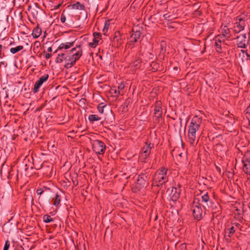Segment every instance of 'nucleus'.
Returning a JSON list of instances; mask_svg holds the SVG:
<instances>
[{"label": "nucleus", "mask_w": 250, "mask_h": 250, "mask_svg": "<svg viewBox=\"0 0 250 250\" xmlns=\"http://www.w3.org/2000/svg\"><path fill=\"white\" fill-rule=\"evenodd\" d=\"M83 49L80 45L74 47L71 50L70 55L66 56L64 53L59 54L57 57V62H62L65 60V66L67 68L72 67L74 65L77 61H78L82 56Z\"/></svg>", "instance_id": "f257e3e1"}, {"label": "nucleus", "mask_w": 250, "mask_h": 250, "mask_svg": "<svg viewBox=\"0 0 250 250\" xmlns=\"http://www.w3.org/2000/svg\"><path fill=\"white\" fill-rule=\"evenodd\" d=\"M201 120L197 117L191 120L188 126V137L189 143L194 146L196 140V132L200 127Z\"/></svg>", "instance_id": "f03ea898"}, {"label": "nucleus", "mask_w": 250, "mask_h": 250, "mask_svg": "<svg viewBox=\"0 0 250 250\" xmlns=\"http://www.w3.org/2000/svg\"><path fill=\"white\" fill-rule=\"evenodd\" d=\"M167 171V168L165 167L159 168L154 176L152 186L159 187L166 183L168 181Z\"/></svg>", "instance_id": "7ed1b4c3"}, {"label": "nucleus", "mask_w": 250, "mask_h": 250, "mask_svg": "<svg viewBox=\"0 0 250 250\" xmlns=\"http://www.w3.org/2000/svg\"><path fill=\"white\" fill-rule=\"evenodd\" d=\"M198 198H195L190 205V210L194 217L198 220H200L203 216L202 206Z\"/></svg>", "instance_id": "20e7f679"}, {"label": "nucleus", "mask_w": 250, "mask_h": 250, "mask_svg": "<svg viewBox=\"0 0 250 250\" xmlns=\"http://www.w3.org/2000/svg\"><path fill=\"white\" fill-rule=\"evenodd\" d=\"M153 147V145L147 142L146 143L145 145L142 148L139 154V159L141 162H145L147 158L150 154L152 148Z\"/></svg>", "instance_id": "39448f33"}, {"label": "nucleus", "mask_w": 250, "mask_h": 250, "mask_svg": "<svg viewBox=\"0 0 250 250\" xmlns=\"http://www.w3.org/2000/svg\"><path fill=\"white\" fill-rule=\"evenodd\" d=\"M93 151L97 154H103L105 150V145L101 141L95 140L92 142Z\"/></svg>", "instance_id": "423d86ee"}, {"label": "nucleus", "mask_w": 250, "mask_h": 250, "mask_svg": "<svg viewBox=\"0 0 250 250\" xmlns=\"http://www.w3.org/2000/svg\"><path fill=\"white\" fill-rule=\"evenodd\" d=\"M242 161L243 164L244 172L250 175V151H248L245 153Z\"/></svg>", "instance_id": "0eeeda50"}, {"label": "nucleus", "mask_w": 250, "mask_h": 250, "mask_svg": "<svg viewBox=\"0 0 250 250\" xmlns=\"http://www.w3.org/2000/svg\"><path fill=\"white\" fill-rule=\"evenodd\" d=\"M141 32L140 31H134L133 30L132 33L129 38V41L127 42L126 46L127 48H132L133 47L134 43L136 42L141 37Z\"/></svg>", "instance_id": "6e6552de"}, {"label": "nucleus", "mask_w": 250, "mask_h": 250, "mask_svg": "<svg viewBox=\"0 0 250 250\" xmlns=\"http://www.w3.org/2000/svg\"><path fill=\"white\" fill-rule=\"evenodd\" d=\"M49 78L48 74H44L41 76L39 80H38L34 84V86L33 89L34 93H36L39 91V89L41 88L42 84L46 82Z\"/></svg>", "instance_id": "1a4fd4ad"}, {"label": "nucleus", "mask_w": 250, "mask_h": 250, "mask_svg": "<svg viewBox=\"0 0 250 250\" xmlns=\"http://www.w3.org/2000/svg\"><path fill=\"white\" fill-rule=\"evenodd\" d=\"M249 40L247 39L246 34H243L237 38V44L238 47L245 48L249 43Z\"/></svg>", "instance_id": "9d476101"}, {"label": "nucleus", "mask_w": 250, "mask_h": 250, "mask_svg": "<svg viewBox=\"0 0 250 250\" xmlns=\"http://www.w3.org/2000/svg\"><path fill=\"white\" fill-rule=\"evenodd\" d=\"M181 193L180 186L178 185L176 187H173L170 194L171 200L174 202H176L179 199Z\"/></svg>", "instance_id": "9b49d317"}, {"label": "nucleus", "mask_w": 250, "mask_h": 250, "mask_svg": "<svg viewBox=\"0 0 250 250\" xmlns=\"http://www.w3.org/2000/svg\"><path fill=\"white\" fill-rule=\"evenodd\" d=\"M146 185V181L143 177L138 176L137 182L135 185V188H133L134 192H137L140 190Z\"/></svg>", "instance_id": "f8f14e48"}, {"label": "nucleus", "mask_w": 250, "mask_h": 250, "mask_svg": "<svg viewBox=\"0 0 250 250\" xmlns=\"http://www.w3.org/2000/svg\"><path fill=\"white\" fill-rule=\"evenodd\" d=\"M238 21L235 23L233 27V30L235 33H239L242 31L245 27V22L241 18H239Z\"/></svg>", "instance_id": "ddd939ff"}, {"label": "nucleus", "mask_w": 250, "mask_h": 250, "mask_svg": "<svg viewBox=\"0 0 250 250\" xmlns=\"http://www.w3.org/2000/svg\"><path fill=\"white\" fill-rule=\"evenodd\" d=\"M92 42L89 43V45L92 48H95L101 40V34L100 33L94 32Z\"/></svg>", "instance_id": "4468645a"}, {"label": "nucleus", "mask_w": 250, "mask_h": 250, "mask_svg": "<svg viewBox=\"0 0 250 250\" xmlns=\"http://www.w3.org/2000/svg\"><path fill=\"white\" fill-rule=\"evenodd\" d=\"M221 36L224 38L229 39L231 37L230 29L227 25H222L221 27Z\"/></svg>", "instance_id": "2eb2a0df"}, {"label": "nucleus", "mask_w": 250, "mask_h": 250, "mask_svg": "<svg viewBox=\"0 0 250 250\" xmlns=\"http://www.w3.org/2000/svg\"><path fill=\"white\" fill-rule=\"evenodd\" d=\"M154 117L157 119H158L162 116V111L161 107V103L160 101H158L156 103L154 106Z\"/></svg>", "instance_id": "dca6fc26"}, {"label": "nucleus", "mask_w": 250, "mask_h": 250, "mask_svg": "<svg viewBox=\"0 0 250 250\" xmlns=\"http://www.w3.org/2000/svg\"><path fill=\"white\" fill-rule=\"evenodd\" d=\"M202 201L207 204L208 208H210L211 209H213V207L212 206L213 203L210 200L208 193L206 192L204 194L201 196Z\"/></svg>", "instance_id": "f3484780"}, {"label": "nucleus", "mask_w": 250, "mask_h": 250, "mask_svg": "<svg viewBox=\"0 0 250 250\" xmlns=\"http://www.w3.org/2000/svg\"><path fill=\"white\" fill-rule=\"evenodd\" d=\"M215 45L216 46V50L217 52H220L221 50V42L225 40L221 35H218L214 39Z\"/></svg>", "instance_id": "a211bd4d"}, {"label": "nucleus", "mask_w": 250, "mask_h": 250, "mask_svg": "<svg viewBox=\"0 0 250 250\" xmlns=\"http://www.w3.org/2000/svg\"><path fill=\"white\" fill-rule=\"evenodd\" d=\"M74 42H67L61 43L58 48V50H62L63 49H67L74 45Z\"/></svg>", "instance_id": "6ab92c4d"}, {"label": "nucleus", "mask_w": 250, "mask_h": 250, "mask_svg": "<svg viewBox=\"0 0 250 250\" xmlns=\"http://www.w3.org/2000/svg\"><path fill=\"white\" fill-rule=\"evenodd\" d=\"M72 8L73 9L76 10H84L85 6L83 4L81 3L79 1H77L76 2L74 3V4L71 5Z\"/></svg>", "instance_id": "aec40b11"}, {"label": "nucleus", "mask_w": 250, "mask_h": 250, "mask_svg": "<svg viewBox=\"0 0 250 250\" xmlns=\"http://www.w3.org/2000/svg\"><path fill=\"white\" fill-rule=\"evenodd\" d=\"M41 33V29L39 27H36L33 29L32 35L34 38L37 39L40 36Z\"/></svg>", "instance_id": "412c9836"}, {"label": "nucleus", "mask_w": 250, "mask_h": 250, "mask_svg": "<svg viewBox=\"0 0 250 250\" xmlns=\"http://www.w3.org/2000/svg\"><path fill=\"white\" fill-rule=\"evenodd\" d=\"M88 119L90 122H93L94 121H100L101 119V118L100 117L97 115L92 114V115H90L88 116Z\"/></svg>", "instance_id": "4be33fe9"}, {"label": "nucleus", "mask_w": 250, "mask_h": 250, "mask_svg": "<svg viewBox=\"0 0 250 250\" xmlns=\"http://www.w3.org/2000/svg\"><path fill=\"white\" fill-rule=\"evenodd\" d=\"M53 200V205L56 207H58L61 202V196L58 194H56Z\"/></svg>", "instance_id": "5701e85b"}, {"label": "nucleus", "mask_w": 250, "mask_h": 250, "mask_svg": "<svg viewBox=\"0 0 250 250\" xmlns=\"http://www.w3.org/2000/svg\"><path fill=\"white\" fill-rule=\"evenodd\" d=\"M110 93L115 97H118L121 94V92H119L116 86H114L111 88Z\"/></svg>", "instance_id": "b1692460"}, {"label": "nucleus", "mask_w": 250, "mask_h": 250, "mask_svg": "<svg viewBox=\"0 0 250 250\" xmlns=\"http://www.w3.org/2000/svg\"><path fill=\"white\" fill-rule=\"evenodd\" d=\"M23 46L22 45H19L16 47H13L10 49V52L12 54H15L18 52L23 49Z\"/></svg>", "instance_id": "393cba45"}, {"label": "nucleus", "mask_w": 250, "mask_h": 250, "mask_svg": "<svg viewBox=\"0 0 250 250\" xmlns=\"http://www.w3.org/2000/svg\"><path fill=\"white\" fill-rule=\"evenodd\" d=\"M141 63V59L138 58L131 64V67L133 69L139 68Z\"/></svg>", "instance_id": "a878e982"}, {"label": "nucleus", "mask_w": 250, "mask_h": 250, "mask_svg": "<svg viewBox=\"0 0 250 250\" xmlns=\"http://www.w3.org/2000/svg\"><path fill=\"white\" fill-rule=\"evenodd\" d=\"M43 221L46 223H49L54 221V219L49 215L46 214L43 216Z\"/></svg>", "instance_id": "bb28decb"}, {"label": "nucleus", "mask_w": 250, "mask_h": 250, "mask_svg": "<svg viewBox=\"0 0 250 250\" xmlns=\"http://www.w3.org/2000/svg\"><path fill=\"white\" fill-rule=\"evenodd\" d=\"M235 232V229L234 227L232 226L229 229L228 231L226 232V236H228L229 237H231V236Z\"/></svg>", "instance_id": "cd10ccee"}, {"label": "nucleus", "mask_w": 250, "mask_h": 250, "mask_svg": "<svg viewBox=\"0 0 250 250\" xmlns=\"http://www.w3.org/2000/svg\"><path fill=\"white\" fill-rule=\"evenodd\" d=\"M106 106L104 103H101L99 104L97 106V109L100 113L103 114L104 113V108Z\"/></svg>", "instance_id": "c85d7f7f"}, {"label": "nucleus", "mask_w": 250, "mask_h": 250, "mask_svg": "<svg viewBox=\"0 0 250 250\" xmlns=\"http://www.w3.org/2000/svg\"><path fill=\"white\" fill-rule=\"evenodd\" d=\"M110 24L108 21H106L104 22V25L103 29V34L105 35L107 32Z\"/></svg>", "instance_id": "c756f323"}, {"label": "nucleus", "mask_w": 250, "mask_h": 250, "mask_svg": "<svg viewBox=\"0 0 250 250\" xmlns=\"http://www.w3.org/2000/svg\"><path fill=\"white\" fill-rule=\"evenodd\" d=\"M124 88H125V85L123 83L120 84L117 87V89L119 90V92H121V94H122Z\"/></svg>", "instance_id": "7c9ffc66"}, {"label": "nucleus", "mask_w": 250, "mask_h": 250, "mask_svg": "<svg viewBox=\"0 0 250 250\" xmlns=\"http://www.w3.org/2000/svg\"><path fill=\"white\" fill-rule=\"evenodd\" d=\"M43 189H47V188L43 187V188L37 189L36 190V193H37V194L39 195H42L43 193V192H44Z\"/></svg>", "instance_id": "2f4dec72"}, {"label": "nucleus", "mask_w": 250, "mask_h": 250, "mask_svg": "<svg viewBox=\"0 0 250 250\" xmlns=\"http://www.w3.org/2000/svg\"><path fill=\"white\" fill-rule=\"evenodd\" d=\"M9 247H10L9 242L8 240H7L5 242V244H4V246L3 250H8Z\"/></svg>", "instance_id": "473e14b6"}, {"label": "nucleus", "mask_w": 250, "mask_h": 250, "mask_svg": "<svg viewBox=\"0 0 250 250\" xmlns=\"http://www.w3.org/2000/svg\"><path fill=\"white\" fill-rule=\"evenodd\" d=\"M60 20L62 23H64L66 21V16L63 13H62L61 16Z\"/></svg>", "instance_id": "72a5a7b5"}, {"label": "nucleus", "mask_w": 250, "mask_h": 250, "mask_svg": "<svg viewBox=\"0 0 250 250\" xmlns=\"http://www.w3.org/2000/svg\"><path fill=\"white\" fill-rule=\"evenodd\" d=\"M241 52L244 55H246L247 57V59L248 60L249 59V58L250 57V55H249V54L245 50H241Z\"/></svg>", "instance_id": "f704fd0d"}, {"label": "nucleus", "mask_w": 250, "mask_h": 250, "mask_svg": "<svg viewBox=\"0 0 250 250\" xmlns=\"http://www.w3.org/2000/svg\"><path fill=\"white\" fill-rule=\"evenodd\" d=\"M1 66H3L4 67H6L7 66V63L5 62H0V67Z\"/></svg>", "instance_id": "c9c22d12"}, {"label": "nucleus", "mask_w": 250, "mask_h": 250, "mask_svg": "<svg viewBox=\"0 0 250 250\" xmlns=\"http://www.w3.org/2000/svg\"><path fill=\"white\" fill-rule=\"evenodd\" d=\"M51 54L49 53H46L45 55V57L46 59H49L51 57Z\"/></svg>", "instance_id": "e433bc0d"}, {"label": "nucleus", "mask_w": 250, "mask_h": 250, "mask_svg": "<svg viewBox=\"0 0 250 250\" xmlns=\"http://www.w3.org/2000/svg\"><path fill=\"white\" fill-rule=\"evenodd\" d=\"M215 168H216V169L217 170V171L219 172V173H221V168L217 166H215Z\"/></svg>", "instance_id": "4c0bfd02"}, {"label": "nucleus", "mask_w": 250, "mask_h": 250, "mask_svg": "<svg viewBox=\"0 0 250 250\" xmlns=\"http://www.w3.org/2000/svg\"><path fill=\"white\" fill-rule=\"evenodd\" d=\"M16 250H24V249L22 248V247H21V246H18L17 247Z\"/></svg>", "instance_id": "58836bf2"}, {"label": "nucleus", "mask_w": 250, "mask_h": 250, "mask_svg": "<svg viewBox=\"0 0 250 250\" xmlns=\"http://www.w3.org/2000/svg\"><path fill=\"white\" fill-rule=\"evenodd\" d=\"M52 48L51 47H49L47 48L48 52H51L52 51Z\"/></svg>", "instance_id": "ea45409f"}, {"label": "nucleus", "mask_w": 250, "mask_h": 250, "mask_svg": "<svg viewBox=\"0 0 250 250\" xmlns=\"http://www.w3.org/2000/svg\"><path fill=\"white\" fill-rule=\"evenodd\" d=\"M84 19H86L87 18V13L85 11H84Z\"/></svg>", "instance_id": "a19ab883"}, {"label": "nucleus", "mask_w": 250, "mask_h": 250, "mask_svg": "<svg viewBox=\"0 0 250 250\" xmlns=\"http://www.w3.org/2000/svg\"><path fill=\"white\" fill-rule=\"evenodd\" d=\"M250 108H247V114H249V113L250 114Z\"/></svg>", "instance_id": "79ce46f5"}, {"label": "nucleus", "mask_w": 250, "mask_h": 250, "mask_svg": "<svg viewBox=\"0 0 250 250\" xmlns=\"http://www.w3.org/2000/svg\"><path fill=\"white\" fill-rule=\"evenodd\" d=\"M2 47V45H0V54H1Z\"/></svg>", "instance_id": "37998d69"}, {"label": "nucleus", "mask_w": 250, "mask_h": 250, "mask_svg": "<svg viewBox=\"0 0 250 250\" xmlns=\"http://www.w3.org/2000/svg\"><path fill=\"white\" fill-rule=\"evenodd\" d=\"M198 142V141H197L196 142V144H197Z\"/></svg>", "instance_id": "c03bdc74"}, {"label": "nucleus", "mask_w": 250, "mask_h": 250, "mask_svg": "<svg viewBox=\"0 0 250 250\" xmlns=\"http://www.w3.org/2000/svg\"><path fill=\"white\" fill-rule=\"evenodd\" d=\"M198 142V141H197L196 142V144H197Z\"/></svg>", "instance_id": "a18cd8bd"}, {"label": "nucleus", "mask_w": 250, "mask_h": 250, "mask_svg": "<svg viewBox=\"0 0 250 250\" xmlns=\"http://www.w3.org/2000/svg\"><path fill=\"white\" fill-rule=\"evenodd\" d=\"M198 142V141H197L196 142V144H197Z\"/></svg>", "instance_id": "49530a36"}, {"label": "nucleus", "mask_w": 250, "mask_h": 250, "mask_svg": "<svg viewBox=\"0 0 250 250\" xmlns=\"http://www.w3.org/2000/svg\"><path fill=\"white\" fill-rule=\"evenodd\" d=\"M182 153L180 154L179 155L181 156Z\"/></svg>", "instance_id": "de8ad7c7"}]
</instances>
